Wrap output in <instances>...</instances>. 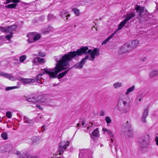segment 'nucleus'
<instances>
[{
  "mask_svg": "<svg viewBox=\"0 0 158 158\" xmlns=\"http://www.w3.org/2000/svg\"><path fill=\"white\" fill-rule=\"evenodd\" d=\"M17 28L16 25H13L9 27H6L5 28H3L4 31L5 32L10 33H12V31H15Z\"/></svg>",
  "mask_w": 158,
  "mask_h": 158,
  "instance_id": "nucleus-11",
  "label": "nucleus"
},
{
  "mask_svg": "<svg viewBox=\"0 0 158 158\" xmlns=\"http://www.w3.org/2000/svg\"><path fill=\"white\" fill-rule=\"evenodd\" d=\"M139 44V42L138 40L132 41L130 44H128L131 48V50L136 48Z\"/></svg>",
  "mask_w": 158,
  "mask_h": 158,
  "instance_id": "nucleus-16",
  "label": "nucleus"
},
{
  "mask_svg": "<svg viewBox=\"0 0 158 158\" xmlns=\"http://www.w3.org/2000/svg\"><path fill=\"white\" fill-rule=\"evenodd\" d=\"M93 125L92 123L90 122L89 124V126L87 127V130H91L92 129L90 128V127H91Z\"/></svg>",
  "mask_w": 158,
  "mask_h": 158,
  "instance_id": "nucleus-41",
  "label": "nucleus"
},
{
  "mask_svg": "<svg viewBox=\"0 0 158 158\" xmlns=\"http://www.w3.org/2000/svg\"><path fill=\"white\" fill-rule=\"evenodd\" d=\"M102 130H103V131L104 132H106V133H107L108 134L111 133V131L110 130L107 129L106 128H103L102 129Z\"/></svg>",
  "mask_w": 158,
  "mask_h": 158,
  "instance_id": "nucleus-38",
  "label": "nucleus"
},
{
  "mask_svg": "<svg viewBox=\"0 0 158 158\" xmlns=\"http://www.w3.org/2000/svg\"><path fill=\"white\" fill-rule=\"evenodd\" d=\"M115 149L116 151H117V147H115Z\"/></svg>",
  "mask_w": 158,
  "mask_h": 158,
  "instance_id": "nucleus-49",
  "label": "nucleus"
},
{
  "mask_svg": "<svg viewBox=\"0 0 158 158\" xmlns=\"http://www.w3.org/2000/svg\"><path fill=\"white\" fill-rule=\"evenodd\" d=\"M148 108L147 107L144 109L142 118V120L143 123H145L146 122V118L148 115Z\"/></svg>",
  "mask_w": 158,
  "mask_h": 158,
  "instance_id": "nucleus-18",
  "label": "nucleus"
},
{
  "mask_svg": "<svg viewBox=\"0 0 158 158\" xmlns=\"http://www.w3.org/2000/svg\"><path fill=\"white\" fill-rule=\"evenodd\" d=\"M128 131L130 133V134L129 135V136L130 137H131V136L133 135V132L132 130H131V127L130 126H129L128 129Z\"/></svg>",
  "mask_w": 158,
  "mask_h": 158,
  "instance_id": "nucleus-39",
  "label": "nucleus"
},
{
  "mask_svg": "<svg viewBox=\"0 0 158 158\" xmlns=\"http://www.w3.org/2000/svg\"><path fill=\"white\" fill-rule=\"evenodd\" d=\"M135 86L134 85H133L130 88L128 89L127 90V92L125 93V94L126 95H128L129 94L133 91L135 89Z\"/></svg>",
  "mask_w": 158,
  "mask_h": 158,
  "instance_id": "nucleus-23",
  "label": "nucleus"
},
{
  "mask_svg": "<svg viewBox=\"0 0 158 158\" xmlns=\"http://www.w3.org/2000/svg\"><path fill=\"white\" fill-rule=\"evenodd\" d=\"M141 99H139V101H141Z\"/></svg>",
  "mask_w": 158,
  "mask_h": 158,
  "instance_id": "nucleus-50",
  "label": "nucleus"
},
{
  "mask_svg": "<svg viewBox=\"0 0 158 158\" xmlns=\"http://www.w3.org/2000/svg\"><path fill=\"white\" fill-rule=\"evenodd\" d=\"M135 9L136 10V12L138 13L139 15L141 16L143 14L144 11V8L143 7L136 5L135 6Z\"/></svg>",
  "mask_w": 158,
  "mask_h": 158,
  "instance_id": "nucleus-14",
  "label": "nucleus"
},
{
  "mask_svg": "<svg viewBox=\"0 0 158 158\" xmlns=\"http://www.w3.org/2000/svg\"><path fill=\"white\" fill-rule=\"evenodd\" d=\"M88 49L89 48L87 47H82L76 51H71L65 54L62 56L60 60L56 59V61L57 62L56 66L52 69H42L40 71V76L46 73L49 75L50 78L56 77L59 73L63 70L67 69L66 66L68 62L71 61L74 57L84 54H86L89 53V55H87L79 62L77 63L73 67L75 68L82 69L87 60L93 61L95 56H98L99 55V50L98 48H95L93 50H88Z\"/></svg>",
  "mask_w": 158,
  "mask_h": 158,
  "instance_id": "nucleus-1",
  "label": "nucleus"
},
{
  "mask_svg": "<svg viewBox=\"0 0 158 158\" xmlns=\"http://www.w3.org/2000/svg\"><path fill=\"white\" fill-rule=\"evenodd\" d=\"M71 68L69 69L66 70L64 72H62L61 73H60L58 76V78H61L63 77H64V76L67 73L68 71L69 70H70Z\"/></svg>",
  "mask_w": 158,
  "mask_h": 158,
  "instance_id": "nucleus-22",
  "label": "nucleus"
},
{
  "mask_svg": "<svg viewBox=\"0 0 158 158\" xmlns=\"http://www.w3.org/2000/svg\"><path fill=\"white\" fill-rule=\"evenodd\" d=\"M27 100L29 102L34 103L38 102L39 101V98H36V97L34 96L30 97L27 98Z\"/></svg>",
  "mask_w": 158,
  "mask_h": 158,
  "instance_id": "nucleus-19",
  "label": "nucleus"
},
{
  "mask_svg": "<svg viewBox=\"0 0 158 158\" xmlns=\"http://www.w3.org/2000/svg\"><path fill=\"white\" fill-rule=\"evenodd\" d=\"M58 154H56V155H53V157H52H52H54V158H58V157H60L59 156H58Z\"/></svg>",
  "mask_w": 158,
  "mask_h": 158,
  "instance_id": "nucleus-46",
  "label": "nucleus"
},
{
  "mask_svg": "<svg viewBox=\"0 0 158 158\" xmlns=\"http://www.w3.org/2000/svg\"><path fill=\"white\" fill-rule=\"evenodd\" d=\"M23 120L24 123H32V120L28 118L26 116H24Z\"/></svg>",
  "mask_w": 158,
  "mask_h": 158,
  "instance_id": "nucleus-24",
  "label": "nucleus"
},
{
  "mask_svg": "<svg viewBox=\"0 0 158 158\" xmlns=\"http://www.w3.org/2000/svg\"><path fill=\"white\" fill-rule=\"evenodd\" d=\"M60 15L62 18H63L64 19L65 18H66V20H67L68 19V17H69L70 15L69 14H67V13L64 11H63L60 13Z\"/></svg>",
  "mask_w": 158,
  "mask_h": 158,
  "instance_id": "nucleus-21",
  "label": "nucleus"
},
{
  "mask_svg": "<svg viewBox=\"0 0 158 158\" xmlns=\"http://www.w3.org/2000/svg\"><path fill=\"white\" fill-rule=\"evenodd\" d=\"M45 130V128L44 126L43 125L41 127V131L42 132H44Z\"/></svg>",
  "mask_w": 158,
  "mask_h": 158,
  "instance_id": "nucleus-45",
  "label": "nucleus"
},
{
  "mask_svg": "<svg viewBox=\"0 0 158 158\" xmlns=\"http://www.w3.org/2000/svg\"><path fill=\"white\" fill-rule=\"evenodd\" d=\"M26 55H23L20 56L19 58V61L21 62H23L24 60L26 59Z\"/></svg>",
  "mask_w": 158,
  "mask_h": 158,
  "instance_id": "nucleus-31",
  "label": "nucleus"
},
{
  "mask_svg": "<svg viewBox=\"0 0 158 158\" xmlns=\"http://www.w3.org/2000/svg\"><path fill=\"white\" fill-rule=\"evenodd\" d=\"M111 141H112V142H113V140L112 139H111Z\"/></svg>",
  "mask_w": 158,
  "mask_h": 158,
  "instance_id": "nucleus-51",
  "label": "nucleus"
},
{
  "mask_svg": "<svg viewBox=\"0 0 158 158\" xmlns=\"http://www.w3.org/2000/svg\"><path fill=\"white\" fill-rule=\"evenodd\" d=\"M135 12L134 11L127 12L125 16V17H126V18L119 25L118 28L114 33H112L108 38L104 40L102 43V44H106L114 36V34L117 31L122 28L123 27L126 23L128 21H129L132 18L135 17Z\"/></svg>",
  "mask_w": 158,
  "mask_h": 158,
  "instance_id": "nucleus-2",
  "label": "nucleus"
},
{
  "mask_svg": "<svg viewBox=\"0 0 158 158\" xmlns=\"http://www.w3.org/2000/svg\"><path fill=\"white\" fill-rule=\"evenodd\" d=\"M18 87L17 86H12V87H6L5 88V90L6 91H9L10 90H11L12 89H15L17 88Z\"/></svg>",
  "mask_w": 158,
  "mask_h": 158,
  "instance_id": "nucleus-34",
  "label": "nucleus"
},
{
  "mask_svg": "<svg viewBox=\"0 0 158 158\" xmlns=\"http://www.w3.org/2000/svg\"><path fill=\"white\" fill-rule=\"evenodd\" d=\"M16 154L19 156V158H20V156H21L22 157V155H23V154H27L26 152H25L23 153H21L19 151H17L16 152Z\"/></svg>",
  "mask_w": 158,
  "mask_h": 158,
  "instance_id": "nucleus-40",
  "label": "nucleus"
},
{
  "mask_svg": "<svg viewBox=\"0 0 158 158\" xmlns=\"http://www.w3.org/2000/svg\"><path fill=\"white\" fill-rule=\"evenodd\" d=\"M39 138L38 137L35 136L32 138V141L33 144H35L38 143Z\"/></svg>",
  "mask_w": 158,
  "mask_h": 158,
  "instance_id": "nucleus-25",
  "label": "nucleus"
},
{
  "mask_svg": "<svg viewBox=\"0 0 158 158\" xmlns=\"http://www.w3.org/2000/svg\"><path fill=\"white\" fill-rule=\"evenodd\" d=\"M69 142L68 141H62L59 144V155H60L67 148V147L69 145Z\"/></svg>",
  "mask_w": 158,
  "mask_h": 158,
  "instance_id": "nucleus-7",
  "label": "nucleus"
},
{
  "mask_svg": "<svg viewBox=\"0 0 158 158\" xmlns=\"http://www.w3.org/2000/svg\"><path fill=\"white\" fill-rule=\"evenodd\" d=\"M100 114L101 116H102L104 115H105V113L104 112L103 110H101L100 112Z\"/></svg>",
  "mask_w": 158,
  "mask_h": 158,
  "instance_id": "nucleus-43",
  "label": "nucleus"
},
{
  "mask_svg": "<svg viewBox=\"0 0 158 158\" xmlns=\"http://www.w3.org/2000/svg\"><path fill=\"white\" fill-rule=\"evenodd\" d=\"M6 116L9 118H10L12 117V113L10 111H7L6 113Z\"/></svg>",
  "mask_w": 158,
  "mask_h": 158,
  "instance_id": "nucleus-32",
  "label": "nucleus"
},
{
  "mask_svg": "<svg viewBox=\"0 0 158 158\" xmlns=\"http://www.w3.org/2000/svg\"><path fill=\"white\" fill-rule=\"evenodd\" d=\"M88 131H88V132H89V131H90V130H88Z\"/></svg>",
  "mask_w": 158,
  "mask_h": 158,
  "instance_id": "nucleus-53",
  "label": "nucleus"
},
{
  "mask_svg": "<svg viewBox=\"0 0 158 158\" xmlns=\"http://www.w3.org/2000/svg\"><path fill=\"white\" fill-rule=\"evenodd\" d=\"M45 53L43 52H40V56L41 57H44L45 56Z\"/></svg>",
  "mask_w": 158,
  "mask_h": 158,
  "instance_id": "nucleus-44",
  "label": "nucleus"
},
{
  "mask_svg": "<svg viewBox=\"0 0 158 158\" xmlns=\"http://www.w3.org/2000/svg\"><path fill=\"white\" fill-rule=\"evenodd\" d=\"M55 18V17L53 15H49L48 16V20H52Z\"/></svg>",
  "mask_w": 158,
  "mask_h": 158,
  "instance_id": "nucleus-37",
  "label": "nucleus"
},
{
  "mask_svg": "<svg viewBox=\"0 0 158 158\" xmlns=\"http://www.w3.org/2000/svg\"><path fill=\"white\" fill-rule=\"evenodd\" d=\"M79 158H93L92 153L88 154L83 151L81 152L79 154Z\"/></svg>",
  "mask_w": 158,
  "mask_h": 158,
  "instance_id": "nucleus-12",
  "label": "nucleus"
},
{
  "mask_svg": "<svg viewBox=\"0 0 158 158\" xmlns=\"http://www.w3.org/2000/svg\"><path fill=\"white\" fill-rule=\"evenodd\" d=\"M40 105L50 106H55V104H52L53 100H49V96L47 95L40 96Z\"/></svg>",
  "mask_w": 158,
  "mask_h": 158,
  "instance_id": "nucleus-5",
  "label": "nucleus"
},
{
  "mask_svg": "<svg viewBox=\"0 0 158 158\" xmlns=\"http://www.w3.org/2000/svg\"><path fill=\"white\" fill-rule=\"evenodd\" d=\"M149 136L148 135L140 138L138 140L140 148L143 150L148 148L149 146Z\"/></svg>",
  "mask_w": 158,
  "mask_h": 158,
  "instance_id": "nucleus-3",
  "label": "nucleus"
},
{
  "mask_svg": "<svg viewBox=\"0 0 158 158\" xmlns=\"http://www.w3.org/2000/svg\"><path fill=\"white\" fill-rule=\"evenodd\" d=\"M72 11L74 12L77 16H79L80 15V10L79 9L76 8L72 9Z\"/></svg>",
  "mask_w": 158,
  "mask_h": 158,
  "instance_id": "nucleus-28",
  "label": "nucleus"
},
{
  "mask_svg": "<svg viewBox=\"0 0 158 158\" xmlns=\"http://www.w3.org/2000/svg\"><path fill=\"white\" fill-rule=\"evenodd\" d=\"M28 39L27 41L29 43H31L36 42L40 39V34L34 32L29 33L27 35Z\"/></svg>",
  "mask_w": 158,
  "mask_h": 158,
  "instance_id": "nucleus-6",
  "label": "nucleus"
},
{
  "mask_svg": "<svg viewBox=\"0 0 158 158\" xmlns=\"http://www.w3.org/2000/svg\"><path fill=\"white\" fill-rule=\"evenodd\" d=\"M40 74H38L36 79L30 78H22L21 80L25 84H27L33 82L38 81L39 80Z\"/></svg>",
  "mask_w": 158,
  "mask_h": 158,
  "instance_id": "nucleus-10",
  "label": "nucleus"
},
{
  "mask_svg": "<svg viewBox=\"0 0 158 158\" xmlns=\"http://www.w3.org/2000/svg\"><path fill=\"white\" fill-rule=\"evenodd\" d=\"M105 120L106 121V123L107 124H109V123H111V119L110 118V117H109L108 116H107V117H106Z\"/></svg>",
  "mask_w": 158,
  "mask_h": 158,
  "instance_id": "nucleus-35",
  "label": "nucleus"
},
{
  "mask_svg": "<svg viewBox=\"0 0 158 158\" xmlns=\"http://www.w3.org/2000/svg\"><path fill=\"white\" fill-rule=\"evenodd\" d=\"M45 62V60L44 59L40 58V64L44 63Z\"/></svg>",
  "mask_w": 158,
  "mask_h": 158,
  "instance_id": "nucleus-42",
  "label": "nucleus"
},
{
  "mask_svg": "<svg viewBox=\"0 0 158 158\" xmlns=\"http://www.w3.org/2000/svg\"><path fill=\"white\" fill-rule=\"evenodd\" d=\"M99 136V131L98 128L95 129L90 134L91 138L94 139H95L96 138Z\"/></svg>",
  "mask_w": 158,
  "mask_h": 158,
  "instance_id": "nucleus-15",
  "label": "nucleus"
},
{
  "mask_svg": "<svg viewBox=\"0 0 158 158\" xmlns=\"http://www.w3.org/2000/svg\"><path fill=\"white\" fill-rule=\"evenodd\" d=\"M81 123L82 126L83 127H86V124L85 121L84 120H82L81 122H80V123H78L77 124V127H78L80 125V123Z\"/></svg>",
  "mask_w": 158,
  "mask_h": 158,
  "instance_id": "nucleus-33",
  "label": "nucleus"
},
{
  "mask_svg": "<svg viewBox=\"0 0 158 158\" xmlns=\"http://www.w3.org/2000/svg\"><path fill=\"white\" fill-rule=\"evenodd\" d=\"M111 138H113L114 137V135L112 134L111 131V132L110 134H109Z\"/></svg>",
  "mask_w": 158,
  "mask_h": 158,
  "instance_id": "nucleus-47",
  "label": "nucleus"
},
{
  "mask_svg": "<svg viewBox=\"0 0 158 158\" xmlns=\"http://www.w3.org/2000/svg\"><path fill=\"white\" fill-rule=\"evenodd\" d=\"M40 109H42H42H41V107H40Z\"/></svg>",
  "mask_w": 158,
  "mask_h": 158,
  "instance_id": "nucleus-52",
  "label": "nucleus"
},
{
  "mask_svg": "<svg viewBox=\"0 0 158 158\" xmlns=\"http://www.w3.org/2000/svg\"><path fill=\"white\" fill-rule=\"evenodd\" d=\"M54 30V29L53 27L49 26L44 31L42 30L41 34H48L51 32H53Z\"/></svg>",
  "mask_w": 158,
  "mask_h": 158,
  "instance_id": "nucleus-17",
  "label": "nucleus"
},
{
  "mask_svg": "<svg viewBox=\"0 0 158 158\" xmlns=\"http://www.w3.org/2000/svg\"><path fill=\"white\" fill-rule=\"evenodd\" d=\"M13 35L12 33H10V34L5 36V38L8 40H9L10 38L12 37Z\"/></svg>",
  "mask_w": 158,
  "mask_h": 158,
  "instance_id": "nucleus-36",
  "label": "nucleus"
},
{
  "mask_svg": "<svg viewBox=\"0 0 158 158\" xmlns=\"http://www.w3.org/2000/svg\"><path fill=\"white\" fill-rule=\"evenodd\" d=\"M22 157L20 156L19 158H37L36 156H29L27 154H24L23 155H22Z\"/></svg>",
  "mask_w": 158,
  "mask_h": 158,
  "instance_id": "nucleus-27",
  "label": "nucleus"
},
{
  "mask_svg": "<svg viewBox=\"0 0 158 158\" xmlns=\"http://www.w3.org/2000/svg\"><path fill=\"white\" fill-rule=\"evenodd\" d=\"M131 50V48L128 44H125L121 46L119 50V52L120 54L124 53Z\"/></svg>",
  "mask_w": 158,
  "mask_h": 158,
  "instance_id": "nucleus-9",
  "label": "nucleus"
},
{
  "mask_svg": "<svg viewBox=\"0 0 158 158\" xmlns=\"http://www.w3.org/2000/svg\"><path fill=\"white\" fill-rule=\"evenodd\" d=\"M36 107L38 109H40V105H36Z\"/></svg>",
  "mask_w": 158,
  "mask_h": 158,
  "instance_id": "nucleus-48",
  "label": "nucleus"
},
{
  "mask_svg": "<svg viewBox=\"0 0 158 158\" xmlns=\"http://www.w3.org/2000/svg\"><path fill=\"white\" fill-rule=\"evenodd\" d=\"M33 62L34 65H39L40 64V58H35Z\"/></svg>",
  "mask_w": 158,
  "mask_h": 158,
  "instance_id": "nucleus-26",
  "label": "nucleus"
},
{
  "mask_svg": "<svg viewBox=\"0 0 158 158\" xmlns=\"http://www.w3.org/2000/svg\"><path fill=\"white\" fill-rule=\"evenodd\" d=\"M6 2H4L5 4H7L11 2H13L14 3L10 4L6 7L8 8H15L17 6V3L19 2V0H5Z\"/></svg>",
  "mask_w": 158,
  "mask_h": 158,
  "instance_id": "nucleus-8",
  "label": "nucleus"
},
{
  "mask_svg": "<svg viewBox=\"0 0 158 158\" xmlns=\"http://www.w3.org/2000/svg\"><path fill=\"white\" fill-rule=\"evenodd\" d=\"M1 136L4 140L7 139V134L6 133L4 132L1 134Z\"/></svg>",
  "mask_w": 158,
  "mask_h": 158,
  "instance_id": "nucleus-30",
  "label": "nucleus"
},
{
  "mask_svg": "<svg viewBox=\"0 0 158 158\" xmlns=\"http://www.w3.org/2000/svg\"><path fill=\"white\" fill-rule=\"evenodd\" d=\"M0 76H3L12 81H15L16 79V78L10 75L1 71H0Z\"/></svg>",
  "mask_w": 158,
  "mask_h": 158,
  "instance_id": "nucleus-13",
  "label": "nucleus"
},
{
  "mask_svg": "<svg viewBox=\"0 0 158 158\" xmlns=\"http://www.w3.org/2000/svg\"><path fill=\"white\" fill-rule=\"evenodd\" d=\"M122 86V84L120 83L117 82L113 85L114 87L116 89Z\"/></svg>",
  "mask_w": 158,
  "mask_h": 158,
  "instance_id": "nucleus-29",
  "label": "nucleus"
},
{
  "mask_svg": "<svg viewBox=\"0 0 158 158\" xmlns=\"http://www.w3.org/2000/svg\"><path fill=\"white\" fill-rule=\"evenodd\" d=\"M129 104L124 101H120L118 103V110L123 113H127L129 109Z\"/></svg>",
  "mask_w": 158,
  "mask_h": 158,
  "instance_id": "nucleus-4",
  "label": "nucleus"
},
{
  "mask_svg": "<svg viewBox=\"0 0 158 158\" xmlns=\"http://www.w3.org/2000/svg\"><path fill=\"white\" fill-rule=\"evenodd\" d=\"M158 75V70L157 69L152 70L150 73V78L152 79Z\"/></svg>",
  "mask_w": 158,
  "mask_h": 158,
  "instance_id": "nucleus-20",
  "label": "nucleus"
}]
</instances>
